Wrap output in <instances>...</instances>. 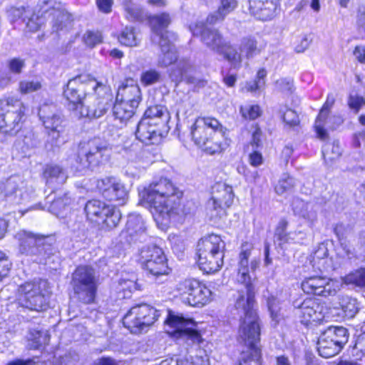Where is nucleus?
Masks as SVG:
<instances>
[{"mask_svg": "<svg viewBox=\"0 0 365 365\" xmlns=\"http://www.w3.org/2000/svg\"><path fill=\"white\" fill-rule=\"evenodd\" d=\"M277 87L284 93H291L293 90V81L288 78H282L276 82Z\"/></svg>", "mask_w": 365, "mask_h": 365, "instance_id": "nucleus-60", "label": "nucleus"}, {"mask_svg": "<svg viewBox=\"0 0 365 365\" xmlns=\"http://www.w3.org/2000/svg\"><path fill=\"white\" fill-rule=\"evenodd\" d=\"M139 262L143 269L153 277L166 276L170 273L164 252L156 245L143 247L140 251Z\"/></svg>", "mask_w": 365, "mask_h": 365, "instance_id": "nucleus-15", "label": "nucleus"}, {"mask_svg": "<svg viewBox=\"0 0 365 365\" xmlns=\"http://www.w3.org/2000/svg\"><path fill=\"white\" fill-rule=\"evenodd\" d=\"M301 287L308 294L327 297L335 295L341 284L339 281L326 277L312 276L302 281Z\"/></svg>", "mask_w": 365, "mask_h": 365, "instance_id": "nucleus-20", "label": "nucleus"}, {"mask_svg": "<svg viewBox=\"0 0 365 365\" xmlns=\"http://www.w3.org/2000/svg\"><path fill=\"white\" fill-rule=\"evenodd\" d=\"M310 263L315 270L321 272H329L334 269V265L331 257H325L318 260L310 261Z\"/></svg>", "mask_w": 365, "mask_h": 365, "instance_id": "nucleus-56", "label": "nucleus"}, {"mask_svg": "<svg viewBox=\"0 0 365 365\" xmlns=\"http://www.w3.org/2000/svg\"><path fill=\"white\" fill-rule=\"evenodd\" d=\"M288 222L285 220H281L275 230V235L280 244L287 243L294 239L290 237L291 233L287 232Z\"/></svg>", "mask_w": 365, "mask_h": 365, "instance_id": "nucleus-54", "label": "nucleus"}, {"mask_svg": "<svg viewBox=\"0 0 365 365\" xmlns=\"http://www.w3.org/2000/svg\"><path fill=\"white\" fill-rule=\"evenodd\" d=\"M145 231V223L140 215L131 213L128 216L125 229L121 232L120 237L128 243L138 240Z\"/></svg>", "mask_w": 365, "mask_h": 365, "instance_id": "nucleus-26", "label": "nucleus"}, {"mask_svg": "<svg viewBox=\"0 0 365 365\" xmlns=\"http://www.w3.org/2000/svg\"><path fill=\"white\" fill-rule=\"evenodd\" d=\"M91 81H96L86 74H81L69 80L66 88L64 90V96L69 101L68 108L73 110L76 115L77 112L83 105V99L86 96L88 88H91Z\"/></svg>", "mask_w": 365, "mask_h": 365, "instance_id": "nucleus-17", "label": "nucleus"}, {"mask_svg": "<svg viewBox=\"0 0 365 365\" xmlns=\"http://www.w3.org/2000/svg\"><path fill=\"white\" fill-rule=\"evenodd\" d=\"M311 257L312 258L310 261L324 259L325 257H329L328 248L324 244L319 245Z\"/></svg>", "mask_w": 365, "mask_h": 365, "instance_id": "nucleus-63", "label": "nucleus"}, {"mask_svg": "<svg viewBox=\"0 0 365 365\" xmlns=\"http://www.w3.org/2000/svg\"><path fill=\"white\" fill-rule=\"evenodd\" d=\"M23 103L13 97L0 99V132L14 135L21 128V118L24 114Z\"/></svg>", "mask_w": 365, "mask_h": 365, "instance_id": "nucleus-9", "label": "nucleus"}, {"mask_svg": "<svg viewBox=\"0 0 365 365\" xmlns=\"http://www.w3.org/2000/svg\"><path fill=\"white\" fill-rule=\"evenodd\" d=\"M240 50L247 58H252L261 51L257 41L253 38H244L241 41Z\"/></svg>", "mask_w": 365, "mask_h": 365, "instance_id": "nucleus-42", "label": "nucleus"}, {"mask_svg": "<svg viewBox=\"0 0 365 365\" xmlns=\"http://www.w3.org/2000/svg\"><path fill=\"white\" fill-rule=\"evenodd\" d=\"M365 103V101L363 97L359 96L357 95H351L349 99V106L351 108L356 110L357 112L359 108L363 106Z\"/></svg>", "mask_w": 365, "mask_h": 365, "instance_id": "nucleus-64", "label": "nucleus"}, {"mask_svg": "<svg viewBox=\"0 0 365 365\" xmlns=\"http://www.w3.org/2000/svg\"><path fill=\"white\" fill-rule=\"evenodd\" d=\"M292 210L295 215L311 222H314L317 218V207L302 200L294 199L292 202Z\"/></svg>", "mask_w": 365, "mask_h": 365, "instance_id": "nucleus-33", "label": "nucleus"}, {"mask_svg": "<svg viewBox=\"0 0 365 365\" xmlns=\"http://www.w3.org/2000/svg\"><path fill=\"white\" fill-rule=\"evenodd\" d=\"M43 178L48 186L63 185L68 175L65 170L58 165H47L43 170Z\"/></svg>", "mask_w": 365, "mask_h": 365, "instance_id": "nucleus-29", "label": "nucleus"}, {"mask_svg": "<svg viewBox=\"0 0 365 365\" xmlns=\"http://www.w3.org/2000/svg\"><path fill=\"white\" fill-rule=\"evenodd\" d=\"M339 305L344 317L347 319L354 318L359 311V304L356 299L348 295L339 297Z\"/></svg>", "mask_w": 365, "mask_h": 365, "instance_id": "nucleus-36", "label": "nucleus"}, {"mask_svg": "<svg viewBox=\"0 0 365 365\" xmlns=\"http://www.w3.org/2000/svg\"><path fill=\"white\" fill-rule=\"evenodd\" d=\"M225 243L219 235H209L200 239L197 243V263L205 273H214L223 264Z\"/></svg>", "mask_w": 365, "mask_h": 365, "instance_id": "nucleus-6", "label": "nucleus"}, {"mask_svg": "<svg viewBox=\"0 0 365 365\" xmlns=\"http://www.w3.org/2000/svg\"><path fill=\"white\" fill-rule=\"evenodd\" d=\"M118 40L121 44L127 46H136L140 41L138 34H136L135 29L131 26H127L122 31Z\"/></svg>", "mask_w": 365, "mask_h": 365, "instance_id": "nucleus-46", "label": "nucleus"}, {"mask_svg": "<svg viewBox=\"0 0 365 365\" xmlns=\"http://www.w3.org/2000/svg\"><path fill=\"white\" fill-rule=\"evenodd\" d=\"M122 5L128 20L134 21L142 18V9L139 5L133 3L131 0H124Z\"/></svg>", "mask_w": 365, "mask_h": 365, "instance_id": "nucleus-43", "label": "nucleus"}, {"mask_svg": "<svg viewBox=\"0 0 365 365\" xmlns=\"http://www.w3.org/2000/svg\"><path fill=\"white\" fill-rule=\"evenodd\" d=\"M109 212H106L105 215L101 220L106 229L111 230L115 227L119 223L121 218L120 210L115 207L110 205Z\"/></svg>", "mask_w": 365, "mask_h": 365, "instance_id": "nucleus-41", "label": "nucleus"}, {"mask_svg": "<svg viewBox=\"0 0 365 365\" xmlns=\"http://www.w3.org/2000/svg\"><path fill=\"white\" fill-rule=\"evenodd\" d=\"M296 185V180L289 175L284 173L279 180L275 186V191L278 195H282L287 191L291 190Z\"/></svg>", "mask_w": 365, "mask_h": 365, "instance_id": "nucleus-50", "label": "nucleus"}, {"mask_svg": "<svg viewBox=\"0 0 365 365\" xmlns=\"http://www.w3.org/2000/svg\"><path fill=\"white\" fill-rule=\"evenodd\" d=\"M325 336L330 338L333 342L341 348L346 344L349 339L348 331L343 327H329L324 331Z\"/></svg>", "mask_w": 365, "mask_h": 365, "instance_id": "nucleus-37", "label": "nucleus"}, {"mask_svg": "<svg viewBox=\"0 0 365 365\" xmlns=\"http://www.w3.org/2000/svg\"><path fill=\"white\" fill-rule=\"evenodd\" d=\"M38 140L31 133H28L24 138H19L14 144L16 150H20L24 155L29 154V152L37 147Z\"/></svg>", "mask_w": 365, "mask_h": 365, "instance_id": "nucleus-39", "label": "nucleus"}, {"mask_svg": "<svg viewBox=\"0 0 365 365\" xmlns=\"http://www.w3.org/2000/svg\"><path fill=\"white\" fill-rule=\"evenodd\" d=\"M251 249L246 244L242 246L239 255L237 281L244 285L245 289L238 292L235 304L241 315L239 329V341L246 346L241 353L236 365H250L252 361L257 363L261 357V351L257 344L259 341L260 326L259 318L254 309L255 276L254 272L259 267V261L253 259L249 262Z\"/></svg>", "mask_w": 365, "mask_h": 365, "instance_id": "nucleus-1", "label": "nucleus"}, {"mask_svg": "<svg viewBox=\"0 0 365 365\" xmlns=\"http://www.w3.org/2000/svg\"><path fill=\"white\" fill-rule=\"evenodd\" d=\"M212 197L207 203V215L210 220H217L225 215V209L234 200L232 187L225 182H217L212 187Z\"/></svg>", "mask_w": 365, "mask_h": 365, "instance_id": "nucleus-13", "label": "nucleus"}, {"mask_svg": "<svg viewBox=\"0 0 365 365\" xmlns=\"http://www.w3.org/2000/svg\"><path fill=\"white\" fill-rule=\"evenodd\" d=\"M145 191L144 199L156 221L180 215L182 193L169 179L153 181Z\"/></svg>", "mask_w": 365, "mask_h": 365, "instance_id": "nucleus-2", "label": "nucleus"}, {"mask_svg": "<svg viewBox=\"0 0 365 365\" xmlns=\"http://www.w3.org/2000/svg\"><path fill=\"white\" fill-rule=\"evenodd\" d=\"M192 365H207L208 357L204 350H199L195 356H190Z\"/></svg>", "mask_w": 365, "mask_h": 365, "instance_id": "nucleus-62", "label": "nucleus"}, {"mask_svg": "<svg viewBox=\"0 0 365 365\" xmlns=\"http://www.w3.org/2000/svg\"><path fill=\"white\" fill-rule=\"evenodd\" d=\"M226 129L221 125L220 128L215 131V134L210 135L199 147L210 155L221 153L224 150L223 141Z\"/></svg>", "mask_w": 365, "mask_h": 365, "instance_id": "nucleus-28", "label": "nucleus"}, {"mask_svg": "<svg viewBox=\"0 0 365 365\" xmlns=\"http://www.w3.org/2000/svg\"><path fill=\"white\" fill-rule=\"evenodd\" d=\"M38 115L48 137L51 138V146H57L58 140L64 131V119L56 111L55 108L48 105H43L38 110Z\"/></svg>", "mask_w": 365, "mask_h": 365, "instance_id": "nucleus-19", "label": "nucleus"}, {"mask_svg": "<svg viewBox=\"0 0 365 365\" xmlns=\"http://www.w3.org/2000/svg\"><path fill=\"white\" fill-rule=\"evenodd\" d=\"M116 99L138 107L142 99L141 91L133 80L127 81L125 84L119 87Z\"/></svg>", "mask_w": 365, "mask_h": 365, "instance_id": "nucleus-27", "label": "nucleus"}, {"mask_svg": "<svg viewBox=\"0 0 365 365\" xmlns=\"http://www.w3.org/2000/svg\"><path fill=\"white\" fill-rule=\"evenodd\" d=\"M279 113L284 122L289 126H295L299 124V119L297 113L287 106H280Z\"/></svg>", "mask_w": 365, "mask_h": 365, "instance_id": "nucleus-49", "label": "nucleus"}, {"mask_svg": "<svg viewBox=\"0 0 365 365\" xmlns=\"http://www.w3.org/2000/svg\"><path fill=\"white\" fill-rule=\"evenodd\" d=\"M15 239L18 241L19 252L36 262L46 263L54 253L53 239L48 235L20 230L15 235Z\"/></svg>", "mask_w": 365, "mask_h": 365, "instance_id": "nucleus-5", "label": "nucleus"}, {"mask_svg": "<svg viewBox=\"0 0 365 365\" xmlns=\"http://www.w3.org/2000/svg\"><path fill=\"white\" fill-rule=\"evenodd\" d=\"M267 303L270 317L277 324L282 318L280 302L276 297L271 296L268 297Z\"/></svg>", "mask_w": 365, "mask_h": 365, "instance_id": "nucleus-51", "label": "nucleus"}, {"mask_svg": "<svg viewBox=\"0 0 365 365\" xmlns=\"http://www.w3.org/2000/svg\"><path fill=\"white\" fill-rule=\"evenodd\" d=\"M41 88V83L37 80H25L19 82V91L21 94H28Z\"/></svg>", "mask_w": 365, "mask_h": 365, "instance_id": "nucleus-55", "label": "nucleus"}, {"mask_svg": "<svg viewBox=\"0 0 365 365\" xmlns=\"http://www.w3.org/2000/svg\"><path fill=\"white\" fill-rule=\"evenodd\" d=\"M240 112L245 119L255 120L260 115V109L258 106H245L241 107Z\"/></svg>", "mask_w": 365, "mask_h": 365, "instance_id": "nucleus-59", "label": "nucleus"}, {"mask_svg": "<svg viewBox=\"0 0 365 365\" xmlns=\"http://www.w3.org/2000/svg\"><path fill=\"white\" fill-rule=\"evenodd\" d=\"M98 192L106 200L123 205L128 198V191L124 184L113 176L105 177L96 180Z\"/></svg>", "mask_w": 365, "mask_h": 365, "instance_id": "nucleus-21", "label": "nucleus"}, {"mask_svg": "<svg viewBox=\"0 0 365 365\" xmlns=\"http://www.w3.org/2000/svg\"><path fill=\"white\" fill-rule=\"evenodd\" d=\"M110 155V149L107 143L99 138L89 140L78 152L76 162L79 164L77 170L86 168L94 169L108 162Z\"/></svg>", "mask_w": 365, "mask_h": 365, "instance_id": "nucleus-10", "label": "nucleus"}, {"mask_svg": "<svg viewBox=\"0 0 365 365\" xmlns=\"http://www.w3.org/2000/svg\"><path fill=\"white\" fill-rule=\"evenodd\" d=\"M25 66V62L24 60L18 58H14L10 60L9 63V70L16 74H19L21 73L22 69Z\"/></svg>", "mask_w": 365, "mask_h": 365, "instance_id": "nucleus-61", "label": "nucleus"}, {"mask_svg": "<svg viewBox=\"0 0 365 365\" xmlns=\"http://www.w3.org/2000/svg\"><path fill=\"white\" fill-rule=\"evenodd\" d=\"M26 182L23 178L13 175L0 180V200L11 203H20L27 200Z\"/></svg>", "mask_w": 365, "mask_h": 365, "instance_id": "nucleus-18", "label": "nucleus"}, {"mask_svg": "<svg viewBox=\"0 0 365 365\" xmlns=\"http://www.w3.org/2000/svg\"><path fill=\"white\" fill-rule=\"evenodd\" d=\"M160 316L159 311L146 304L132 307L123 319V326L131 333H140L151 326Z\"/></svg>", "mask_w": 365, "mask_h": 365, "instance_id": "nucleus-12", "label": "nucleus"}, {"mask_svg": "<svg viewBox=\"0 0 365 365\" xmlns=\"http://www.w3.org/2000/svg\"><path fill=\"white\" fill-rule=\"evenodd\" d=\"M165 322L174 329L171 333L182 339L187 346L199 345L202 341L201 334L194 328L196 324L192 319H186L182 315L170 312Z\"/></svg>", "mask_w": 365, "mask_h": 365, "instance_id": "nucleus-16", "label": "nucleus"}, {"mask_svg": "<svg viewBox=\"0 0 365 365\" xmlns=\"http://www.w3.org/2000/svg\"><path fill=\"white\" fill-rule=\"evenodd\" d=\"M344 282L346 284L365 288V268H361L349 274L344 278Z\"/></svg>", "mask_w": 365, "mask_h": 365, "instance_id": "nucleus-47", "label": "nucleus"}, {"mask_svg": "<svg viewBox=\"0 0 365 365\" xmlns=\"http://www.w3.org/2000/svg\"><path fill=\"white\" fill-rule=\"evenodd\" d=\"M47 282H28L18 287L16 300L23 307L36 312L45 310L48 307V299L43 292Z\"/></svg>", "mask_w": 365, "mask_h": 365, "instance_id": "nucleus-11", "label": "nucleus"}, {"mask_svg": "<svg viewBox=\"0 0 365 365\" xmlns=\"http://www.w3.org/2000/svg\"><path fill=\"white\" fill-rule=\"evenodd\" d=\"M341 347L331 341L330 338L325 336L323 331L317 342V350L319 355L324 358L332 357L341 350Z\"/></svg>", "mask_w": 365, "mask_h": 365, "instance_id": "nucleus-35", "label": "nucleus"}, {"mask_svg": "<svg viewBox=\"0 0 365 365\" xmlns=\"http://www.w3.org/2000/svg\"><path fill=\"white\" fill-rule=\"evenodd\" d=\"M71 284L76 298L84 304H91L96 298L98 276L89 265L76 267L72 274Z\"/></svg>", "mask_w": 365, "mask_h": 365, "instance_id": "nucleus-7", "label": "nucleus"}, {"mask_svg": "<svg viewBox=\"0 0 365 365\" xmlns=\"http://www.w3.org/2000/svg\"><path fill=\"white\" fill-rule=\"evenodd\" d=\"M71 24L70 16L68 14L58 11L56 14V19L55 20L53 28L56 32L66 29Z\"/></svg>", "mask_w": 365, "mask_h": 365, "instance_id": "nucleus-57", "label": "nucleus"}, {"mask_svg": "<svg viewBox=\"0 0 365 365\" xmlns=\"http://www.w3.org/2000/svg\"><path fill=\"white\" fill-rule=\"evenodd\" d=\"M175 289L182 302L192 307H202L210 300L211 291L195 279L179 282Z\"/></svg>", "mask_w": 365, "mask_h": 365, "instance_id": "nucleus-14", "label": "nucleus"}, {"mask_svg": "<svg viewBox=\"0 0 365 365\" xmlns=\"http://www.w3.org/2000/svg\"><path fill=\"white\" fill-rule=\"evenodd\" d=\"M91 89L94 93L89 95L86 99L88 103L81 106L76 113L78 118L87 117L89 118H98L103 116L110 108L113 94L110 89L103 83L91 81Z\"/></svg>", "mask_w": 365, "mask_h": 365, "instance_id": "nucleus-8", "label": "nucleus"}, {"mask_svg": "<svg viewBox=\"0 0 365 365\" xmlns=\"http://www.w3.org/2000/svg\"><path fill=\"white\" fill-rule=\"evenodd\" d=\"M82 40L86 46L93 48L103 42V36L98 31H87L83 35Z\"/></svg>", "mask_w": 365, "mask_h": 365, "instance_id": "nucleus-52", "label": "nucleus"}, {"mask_svg": "<svg viewBox=\"0 0 365 365\" xmlns=\"http://www.w3.org/2000/svg\"><path fill=\"white\" fill-rule=\"evenodd\" d=\"M221 124L214 118H197L191 126L190 133L195 143L200 146L210 135L220 128Z\"/></svg>", "mask_w": 365, "mask_h": 365, "instance_id": "nucleus-23", "label": "nucleus"}, {"mask_svg": "<svg viewBox=\"0 0 365 365\" xmlns=\"http://www.w3.org/2000/svg\"><path fill=\"white\" fill-rule=\"evenodd\" d=\"M334 102L335 98L334 96L329 95L327 98L326 102L320 110V112L316 119L314 128L318 138H319L321 140H325L327 138V130L324 128L325 125V120L329 112V109L332 107Z\"/></svg>", "mask_w": 365, "mask_h": 365, "instance_id": "nucleus-31", "label": "nucleus"}, {"mask_svg": "<svg viewBox=\"0 0 365 365\" xmlns=\"http://www.w3.org/2000/svg\"><path fill=\"white\" fill-rule=\"evenodd\" d=\"M170 21L169 14L166 13L155 15L150 19L153 31L152 41L158 43L161 49L162 54L158 59V66L161 67H167L177 59L176 49L173 44V41L176 39V37L174 34L166 30Z\"/></svg>", "mask_w": 365, "mask_h": 365, "instance_id": "nucleus-4", "label": "nucleus"}, {"mask_svg": "<svg viewBox=\"0 0 365 365\" xmlns=\"http://www.w3.org/2000/svg\"><path fill=\"white\" fill-rule=\"evenodd\" d=\"M28 339L30 349H37L43 345L48 344L49 336L45 331L31 329L29 333Z\"/></svg>", "mask_w": 365, "mask_h": 365, "instance_id": "nucleus-40", "label": "nucleus"}, {"mask_svg": "<svg viewBox=\"0 0 365 365\" xmlns=\"http://www.w3.org/2000/svg\"><path fill=\"white\" fill-rule=\"evenodd\" d=\"M192 69V66L188 61H180L178 64V68L171 71L170 76L173 81L179 83L184 77L187 79V74Z\"/></svg>", "mask_w": 365, "mask_h": 365, "instance_id": "nucleus-45", "label": "nucleus"}, {"mask_svg": "<svg viewBox=\"0 0 365 365\" xmlns=\"http://www.w3.org/2000/svg\"><path fill=\"white\" fill-rule=\"evenodd\" d=\"M210 25L200 21L190 26V30L194 36H200L201 41L212 51L217 53L223 51L226 41L220 33L215 29L209 27Z\"/></svg>", "mask_w": 365, "mask_h": 365, "instance_id": "nucleus-22", "label": "nucleus"}, {"mask_svg": "<svg viewBox=\"0 0 365 365\" xmlns=\"http://www.w3.org/2000/svg\"><path fill=\"white\" fill-rule=\"evenodd\" d=\"M217 53L222 54L224 58L227 59L234 68H238L242 63V53H239L237 50L229 45L227 42L223 48V51L217 52Z\"/></svg>", "mask_w": 365, "mask_h": 365, "instance_id": "nucleus-44", "label": "nucleus"}, {"mask_svg": "<svg viewBox=\"0 0 365 365\" xmlns=\"http://www.w3.org/2000/svg\"><path fill=\"white\" fill-rule=\"evenodd\" d=\"M169 118L170 115L165 106H149L138 123L136 138L148 145L158 143L162 138V130L165 127Z\"/></svg>", "mask_w": 365, "mask_h": 365, "instance_id": "nucleus-3", "label": "nucleus"}, {"mask_svg": "<svg viewBox=\"0 0 365 365\" xmlns=\"http://www.w3.org/2000/svg\"><path fill=\"white\" fill-rule=\"evenodd\" d=\"M322 153L327 163H332L339 158L341 149L338 143L326 144L323 148Z\"/></svg>", "mask_w": 365, "mask_h": 365, "instance_id": "nucleus-48", "label": "nucleus"}, {"mask_svg": "<svg viewBox=\"0 0 365 365\" xmlns=\"http://www.w3.org/2000/svg\"><path fill=\"white\" fill-rule=\"evenodd\" d=\"M160 73L153 69L143 72L140 76V81L145 86L152 85L159 81Z\"/></svg>", "mask_w": 365, "mask_h": 365, "instance_id": "nucleus-58", "label": "nucleus"}, {"mask_svg": "<svg viewBox=\"0 0 365 365\" xmlns=\"http://www.w3.org/2000/svg\"><path fill=\"white\" fill-rule=\"evenodd\" d=\"M294 307L296 314L299 316L303 324H308L312 321H319L323 318L322 307L314 299L307 298L299 304L294 302Z\"/></svg>", "mask_w": 365, "mask_h": 365, "instance_id": "nucleus-25", "label": "nucleus"}, {"mask_svg": "<svg viewBox=\"0 0 365 365\" xmlns=\"http://www.w3.org/2000/svg\"><path fill=\"white\" fill-rule=\"evenodd\" d=\"M109 206V205L99 200H88L84 207L87 219L98 222L105 215L106 212H109L108 210Z\"/></svg>", "mask_w": 365, "mask_h": 365, "instance_id": "nucleus-32", "label": "nucleus"}, {"mask_svg": "<svg viewBox=\"0 0 365 365\" xmlns=\"http://www.w3.org/2000/svg\"><path fill=\"white\" fill-rule=\"evenodd\" d=\"M137 108L135 106L115 99L113 107V114L115 118L119 120L120 123H126L133 117Z\"/></svg>", "mask_w": 365, "mask_h": 365, "instance_id": "nucleus-34", "label": "nucleus"}, {"mask_svg": "<svg viewBox=\"0 0 365 365\" xmlns=\"http://www.w3.org/2000/svg\"><path fill=\"white\" fill-rule=\"evenodd\" d=\"M142 147L138 143L127 142L124 144L120 153L127 155L132 160H137L140 157Z\"/></svg>", "mask_w": 365, "mask_h": 365, "instance_id": "nucleus-53", "label": "nucleus"}, {"mask_svg": "<svg viewBox=\"0 0 365 365\" xmlns=\"http://www.w3.org/2000/svg\"><path fill=\"white\" fill-rule=\"evenodd\" d=\"M217 1H219L217 10L207 17V21L210 24L223 21L228 14L235 10L238 5L237 0H217Z\"/></svg>", "mask_w": 365, "mask_h": 365, "instance_id": "nucleus-30", "label": "nucleus"}, {"mask_svg": "<svg viewBox=\"0 0 365 365\" xmlns=\"http://www.w3.org/2000/svg\"><path fill=\"white\" fill-rule=\"evenodd\" d=\"M71 197L68 193L59 195L51 202L48 210L57 217H61L63 212L71 205Z\"/></svg>", "mask_w": 365, "mask_h": 365, "instance_id": "nucleus-38", "label": "nucleus"}, {"mask_svg": "<svg viewBox=\"0 0 365 365\" xmlns=\"http://www.w3.org/2000/svg\"><path fill=\"white\" fill-rule=\"evenodd\" d=\"M252 15L262 21L274 17L280 6V0H249Z\"/></svg>", "mask_w": 365, "mask_h": 365, "instance_id": "nucleus-24", "label": "nucleus"}]
</instances>
